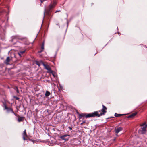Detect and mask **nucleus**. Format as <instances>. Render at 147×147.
Listing matches in <instances>:
<instances>
[{
    "mask_svg": "<svg viewBox=\"0 0 147 147\" xmlns=\"http://www.w3.org/2000/svg\"><path fill=\"white\" fill-rule=\"evenodd\" d=\"M50 95V92H49L48 91H47L46 92L45 95V96L46 97H48Z\"/></svg>",
    "mask_w": 147,
    "mask_h": 147,
    "instance_id": "obj_13",
    "label": "nucleus"
},
{
    "mask_svg": "<svg viewBox=\"0 0 147 147\" xmlns=\"http://www.w3.org/2000/svg\"><path fill=\"white\" fill-rule=\"evenodd\" d=\"M43 65L44 66L45 69L48 71V72L50 73H52L53 72V71L51 70V68L50 67L49 65L47 64H45L43 63H42Z\"/></svg>",
    "mask_w": 147,
    "mask_h": 147,
    "instance_id": "obj_4",
    "label": "nucleus"
},
{
    "mask_svg": "<svg viewBox=\"0 0 147 147\" xmlns=\"http://www.w3.org/2000/svg\"><path fill=\"white\" fill-rule=\"evenodd\" d=\"M25 50L20 51L19 53H18L19 55L20 56L21 54H22L24 53L25 52Z\"/></svg>",
    "mask_w": 147,
    "mask_h": 147,
    "instance_id": "obj_16",
    "label": "nucleus"
},
{
    "mask_svg": "<svg viewBox=\"0 0 147 147\" xmlns=\"http://www.w3.org/2000/svg\"><path fill=\"white\" fill-rule=\"evenodd\" d=\"M146 125H147V124H146Z\"/></svg>",
    "mask_w": 147,
    "mask_h": 147,
    "instance_id": "obj_23",
    "label": "nucleus"
},
{
    "mask_svg": "<svg viewBox=\"0 0 147 147\" xmlns=\"http://www.w3.org/2000/svg\"><path fill=\"white\" fill-rule=\"evenodd\" d=\"M69 135H65L61 136V138L64 140H65L66 141L68 140V138H65V137L67 136H69Z\"/></svg>",
    "mask_w": 147,
    "mask_h": 147,
    "instance_id": "obj_11",
    "label": "nucleus"
},
{
    "mask_svg": "<svg viewBox=\"0 0 147 147\" xmlns=\"http://www.w3.org/2000/svg\"><path fill=\"white\" fill-rule=\"evenodd\" d=\"M55 4L54 2L53 3L50 4L49 6L48 9L46 10V13L47 14L49 15L50 14L51 10L55 6Z\"/></svg>",
    "mask_w": 147,
    "mask_h": 147,
    "instance_id": "obj_3",
    "label": "nucleus"
},
{
    "mask_svg": "<svg viewBox=\"0 0 147 147\" xmlns=\"http://www.w3.org/2000/svg\"><path fill=\"white\" fill-rule=\"evenodd\" d=\"M12 58L9 57H7L6 59L4 61V63L6 65H9V63L12 60Z\"/></svg>",
    "mask_w": 147,
    "mask_h": 147,
    "instance_id": "obj_5",
    "label": "nucleus"
},
{
    "mask_svg": "<svg viewBox=\"0 0 147 147\" xmlns=\"http://www.w3.org/2000/svg\"><path fill=\"white\" fill-rule=\"evenodd\" d=\"M13 38L14 39H21L22 40L23 39H24V38H19V37L17 36H13Z\"/></svg>",
    "mask_w": 147,
    "mask_h": 147,
    "instance_id": "obj_14",
    "label": "nucleus"
},
{
    "mask_svg": "<svg viewBox=\"0 0 147 147\" xmlns=\"http://www.w3.org/2000/svg\"><path fill=\"white\" fill-rule=\"evenodd\" d=\"M28 136L26 134V130H25L24 132L23 133V138L24 140H27V139L26 138Z\"/></svg>",
    "mask_w": 147,
    "mask_h": 147,
    "instance_id": "obj_7",
    "label": "nucleus"
},
{
    "mask_svg": "<svg viewBox=\"0 0 147 147\" xmlns=\"http://www.w3.org/2000/svg\"><path fill=\"white\" fill-rule=\"evenodd\" d=\"M18 120L19 122L22 121L24 119V118L23 117H21L19 116H18Z\"/></svg>",
    "mask_w": 147,
    "mask_h": 147,
    "instance_id": "obj_10",
    "label": "nucleus"
},
{
    "mask_svg": "<svg viewBox=\"0 0 147 147\" xmlns=\"http://www.w3.org/2000/svg\"><path fill=\"white\" fill-rule=\"evenodd\" d=\"M123 115V114H117L116 113H115V117H120Z\"/></svg>",
    "mask_w": 147,
    "mask_h": 147,
    "instance_id": "obj_15",
    "label": "nucleus"
},
{
    "mask_svg": "<svg viewBox=\"0 0 147 147\" xmlns=\"http://www.w3.org/2000/svg\"><path fill=\"white\" fill-rule=\"evenodd\" d=\"M41 51H39L38 52V53H40L42 52L43 51V50L44 49V43H42V45L41 47Z\"/></svg>",
    "mask_w": 147,
    "mask_h": 147,
    "instance_id": "obj_12",
    "label": "nucleus"
},
{
    "mask_svg": "<svg viewBox=\"0 0 147 147\" xmlns=\"http://www.w3.org/2000/svg\"><path fill=\"white\" fill-rule=\"evenodd\" d=\"M36 64L39 66L40 65V63L38 62H36Z\"/></svg>",
    "mask_w": 147,
    "mask_h": 147,
    "instance_id": "obj_19",
    "label": "nucleus"
},
{
    "mask_svg": "<svg viewBox=\"0 0 147 147\" xmlns=\"http://www.w3.org/2000/svg\"><path fill=\"white\" fill-rule=\"evenodd\" d=\"M85 123V121H82V122L81 123V125H82L84 123Z\"/></svg>",
    "mask_w": 147,
    "mask_h": 147,
    "instance_id": "obj_18",
    "label": "nucleus"
},
{
    "mask_svg": "<svg viewBox=\"0 0 147 147\" xmlns=\"http://www.w3.org/2000/svg\"><path fill=\"white\" fill-rule=\"evenodd\" d=\"M146 123H144L140 125V126L143 127L141 128V130H140L141 134H144L146 133V128L147 127V125H145Z\"/></svg>",
    "mask_w": 147,
    "mask_h": 147,
    "instance_id": "obj_2",
    "label": "nucleus"
},
{
    "mask_svg": "<svg viewBox=\"0 0 147 147\" xmlns=\"http://www.w3.org/2000/svg\"><path fill=\"white\" fill-rule=\"evenodd\" d=\"M137 114V113L135 112L133 113H132L131 115L128 116L127 118H133L136 114Z\"/></svg>",
    "mask_w": 147,
    "mask_h": 147,
    "instance_id": "obj_9",
    "label": "nucleus"
},
{
    "mask_svg": "<svg viewBox=\"0 0 147 147\" xmlns=\"http://www.w3.org/2000/svg\"><path fill=\"white\" fill-rule=\"evenodd\" d=\"M4 106L5 109L7 110V111H11L15 115V113H14L13 109L12 108L8 107L5 104L4 105Z\"/></svg>",
    "mask_w": 147,
    "mask_h": 147,
    "instance_id": "obj_6",
    "label": "nucleus"
},
{
    "mask_svg": "<svg viewBox=\"0 0 147 147\" xmlns=\"http://www.w3.org/2000/svg\"><path fill=\"white\" fill-rule=\"evenodd\" d=\"M68 128L70 130H71L72 129V128L70 127L69 126Z\"/></svg>",
    "mask_w": 147,
    "mask_h": 147,
    "instance_id": "obj_21",
    "label": "nucleus"
},
{
    "mask_svg": "<svg viewBox=\"0 0 147 147\" xmlns=\"http://www.w3.org/2000/svg\"><path fill=\"white\" fill-rule=\"evenodd\" d=\"M123 130V128L121 127H118L115 129V132L116 133L118 134L121 131Z\"/></svg>",
    "mask_w": 147,
    "mask_h": 147,
    "instance_id": "obj_8",
    "label": "nucleus"
},
{
    "mask_svg": "<svg viewBox=\"0 0 147 147\" xmlns=\"http://www.w3.org/2000/svg\"><path fill=\"white\" fill-rule=\"evenodd\" d=\"M14 98L17 100H19V98L18 97H16V96H14Z\"/></svg>",
    "mask_w": 147,
    "mask_h": 147,
    "instance_id": "obj_17",
    "label": "nucleus"
},
{
    "mask_svg": "<svg viewBox=\"0 0 147 147\" xmlns=\"http://www.w3.org/2000/svg\"><path fill=\"white\" fill-rule=\"evenodd\" d=\"M60 11H57L56 12H55V13L57 12H59Z\"/></svg>",
    "mask_w": 147,
    "mask_h": 147,
    "instance_id": "obj_22",
    "label": "nucleus"
},
{
    "mask_svg": "<svg viewBox=\"0 0 147 147\" xmlns=\"http://www.w3.org/2000/svg\"><path fill=\"white\" fill-rule=\"evenodd\" d=\"M16 89H17V90H16V91H17V92L18 93H19V90H18V88L17 87H16Z\"/></svg>",
    "mask_w": 147,
    "mask_h": 147,
    "instance_id": "obj_20",
    "label": "nucleus"
},
{
    "mask_svg": "<svg viewBox=\"0 0 147 147\" xmlns=\"http://www.w3.org/2000/svg\"><path fill=\"white\" fill-rule=\"evenodd\" d=\"M102 108L101 110L95 111L92 113L87 114L86 113H78V117L79 119H82L83 117L86 118L97 117L104 115L107 112V108L104 105H102Z\"/></svg>",
    "mask_w": 147,
    "mask_h": 147,
    "instance_id": "obj_1",
    "label": "nucleus"
}]
</instances>
